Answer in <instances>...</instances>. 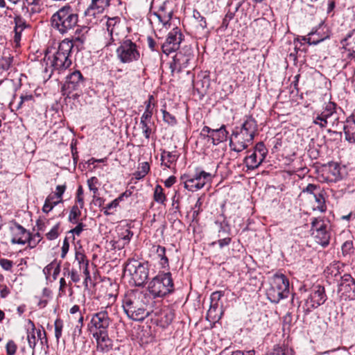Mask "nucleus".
I'll use <instances>...</instances> for the list:
<instances>
[{
	"label": "nucleus",
	"mask_w": 355,
	"mask_h": 355,
	"mask_svg": "<svg viewBox=\"0 0 355 355\" xmlns=\"http://www.w3.org/2000/svg\"><path fill=\"white\" fill-rule=\"evenodd\" d=\"M150 171V166L148 162H143L138 168V171L134 173L133 175L136 180H141L144 178Z\"/></svg>",
	"instance_id": "40"
},
{
	"label": "nucleus",
	"mask_w": 355,
	"mask_h": 355,
	"mask_svg": "<svg viewBox=\"0 0 355 355\" xmlns=\"http://www.w3.org/2000/svg\"><path fill=\"white\" fill-rule=\"evenodd\" d=\"M182 34L178 28H173L167 35L165 42L162 45V49L164 53L169 55L179 49L180 44L182 40Z\"/></svg>",
	"instance_id": "16"
},
{
	"label": "nucleus",
	"mask_w": 355,
	"mask_h": 355,
	"mask_svg": "<svg viewBox=\"0 0 355 355\" xmlns=\"http://www.w3.org/2000/svg\"><path fill=\"white\" fill-rule=\"evenodd\" d=\"M178 157L176 152H169L163 150L161 153V160L162 162L166 160L164 164L168 168H170V165L177 161Z\"/></svg>",
	"instance_id": "32"
},
{
	"label": "nucleus",
	"mask_w": 355,
	"mask_h": 355,
	"mask_svg": "<svg viewBox=\"0 0 355 355\" xmlns=\"http://www.w3.org/2000/svg\"><path fill=\"white\" fill-rule=\"evenodd\" d=\"M9 230L11 234V243L24 245L28 243L30 248H35L37 243L33 239L30 241V232L15 220L10 223Z\"/></svg>",
	"instance_id": "12"
},
{
	"label": "nucleus",
	"mask_w": 355,
	"mask_h": 355,
	"mask_svg": "<svg viewBox=\"0 0 355 355\" xmlns=\"http://www.w3.org/2000/svg\"><path fill=\"white\" fill-rule=\"evenodd\" d=\"M85 85V78L80 71L76 70L67 76V80L62 86V90L67 92L69 96L73 91L80 89Z\"/></svg>",
	"instance_id": "18"
},
{
	"label": "nucleus",
	"mask_w": 355,
	"mask_h": 355,
	"mask_svg": "<svg viewBox=\"0 0 355 355\" xmlns=\"http://www.w3.org/2000/svg\"><path fill=\"white\" fill-rule=\"evenodd\" d=\"M343 130L346 140L350 143H355V114L346 119Z\"/></svg>",
	"instance_id": "22"
},
{
	"label": "nucleus",
	"mask_w": 355,
	"mask_h": 355,
	"mask_svg": "<svg viewBox=\"0 0 355 355\" xmlns=\"http://www.w3.org/2000/svg\"><path fill=\"white\" fill-rule=\"evenodd\" d=\"M124 25L123 24H121L119 26H116L113 30L109 33L110 35V38L112 42L120 41L119 35L121 33V31L123 30Z\"/></svg>",
	"instance_id": "46"
},
{
	"label": "nucleus",
	"mask_w": 355,
	"mask_h": 355,
	"mask_svg": "<svg viewBox=\"0 0 355 355\" xmlns=\"http://www.w3.org/2000/svg\"><path fill=\"white\" fill-rule=\"evenodd\" d=\"M150 300L151 296L147 292L130 291L125 295L122 306L129 318L142 321L150 314Z\"/></svg>",
	"instance_id": "1"
},
{
	"label": "nucleus",
	"mask_w": 355,
	"mask_h": 355,
	"mask_svg": "<svg viewBox=\"0 0 355 355\" xmlns=\"http://www.w3.org/2000/svg\"><path fill=\"white\" fill-rule=\"evenodd\" d=\"M98 179L96 177H92L87 180V185L90 191L94 193V196L98 192V189L95 186L98 183Z\"/></svg>",
	"instance_id": "61"
},
{
	"label": "nucleus",
	"mask_w": 355,
	"mask_h": 355,
	"mask_svg": "<svg viewBox=\"0 0 355 355\" xmlns=\"http://www.w3.org/2000/svg\"><path fill=\"white\" fill-rule=\"evenodd\" d=\"M237 10V8H236V10L233 12H231L230 10H228L227 12L226 13L223 20V22H222V27L225 28H227L228 25H229V23L230 21L234 19V15H235V12Z\"/></svg>",
	"instance_id": "59"
},
{
	"label": "nucleus",
	"mask_w": 355,
	"mask_h": 355,
	"mask_svg": "<svg viewBox=\"0 0 355 355\" xmlns=\"http://www.w3.org/2000/svg\"><path fill=\"white\" fill-rule=\"evenodd\" d=\"M191 60L184 57L181 53H176L173 57V62L170 63L171 73H180L182 69L189 65Z\"/></svg>",
	"instance_id": "21"
},
{
	"label": "nucleus",
	"mask_w": 355,
	"mask_h": 355,
	"mask_svg": "<svg viewBox=\"0 0 355 355\" xmlns=\"http://www.w3.org/2000/svg\"><path fill=\"white\" fill-rule=\"evenodd\" d=\"M75 259L78 262L80 268H81V266H85V262H89L85 254L80 251L76 252Z\"/></svg>",
	"instance_id": "60"
},
{
	"label": "nucleus",
	"mask_w": 355,
	"mask_h": 355,
	"mask_svg": "<svg viewBox=\"0 0 355 355\" xmlns=\"http://www.w3.org/2000/svg\"><path fill=\"white\" fill-rule=\"evenodd\" d=\"M322 190L320 189V185L314 184H309L305 188H304L302 191V193H307L313 195V196L317 193V192Z\"/></svg>",
	"instance_id": "51"
},
{
	"label": "nucleus",
	"mask_w": 355,
	"mask_h": 355,
	"mask_svg": "<svg viewBox=\"0 0 355 355\" xmlns=\"http://www.w3.org/2000/svg\"><path fill=\"white\" fill-rule=\"evenodd\" d=\"M82 29L77 28L76 30L74 35L72 37L71 40H69L72 42L73 45H74V43H79L80 44L83 45L84 42L86 40V36L84 33L81 34Z\"/></svg>",
	"instance_id": "44"
},
{
	"label": "nucleus",
	"mask_w": 355,
	"mask_h": 355,
	"mask_svg": "<svg viewBox=\"0 0 355 355\" xmlns=\"http://www.w3.org/2000/svg\"><path fill=\"white\" fill-rule=\"evenodd\" d=\"M311 235L315 241L322 247L329 244L331 232L328 230L327 225L322 218H313L311 223Z\"/></svg>",
	"instance_id": "13"
},
{
	"label": "nucleus",
	"mask_w": 355,
	"mask_h": 355,
	"mask_svg": "<svg viewBox=\"0 0 355 355\" xmlns=\"http://www.w3.org/2000/svg\"><path fill=\"white\" fill-rule=\"evenodd\" d=\"M110 0H92L91 4L85 10V15L95 17L96 13H102L110 6Z\"/></svg>",
	"instance_id": "20"
},
{
	"label": "nucleus",
	"mask_w": 355,
	"mask_h": 355,
	"mask_svg": "<svg viewBox=\"0 0 355 355\" xmlns=\"http://www.w3.org/2000/svg\"><path fill=\"white\" fill-rule=\"evenodd\" d=\"M60 223L54 225L52 229L46 234V237L48 240L52 241L57 239L59 236Z\"/></svg>",
	"instance_id": "50"
},
{
	"label": "nucleus",
	"mask_w": 355,
	"mask_h": 355,
	"mask_svg": "<svg viewBox=\"0 0 355 355\" xmlns=\"http://www.w3.org/2000/svg\"><path fill=\"white\" fill-rule=\"evenodd\" d=\"M216 225H218L219 229L218 231L217 237L218 239L225 237H230V229L227 225H224L222 223H216Z\"/></svg>",
	"instance_id": "45"
},
{
	"label": "nucleus",
	"mask_w": 355,
	"mask_h": 355,
	"mask_svg": "<svg viewBox=\"0 0 355 355\" xmlns=\"http://www.w3.org/2000/svg\"><path fill=\"white\" fill-rule=\"evenodd\" d=\"M214 175L196 168L193 175L184 174L181 176L184 188L190 191H196L203 188L206 184L211 183Z\"/></svg>",
	"instance_id": "8"
},
{
	"label": "nucleus",
	"mask_w": 355,
	"mask_h": 355,
	"mask_svg": "<svg viewBox=\"0 0 355 355\" xmlns=\"http://www.w3.org/2000/svg\"><path fill=\"white\" fill-rule=\"evenodd\" d=\"M12 62V58L3 56L0 58V69L3 70H8Z\"/></svg>",
	"instance_id": "55"
},
{
	"label": "nucleus",
	"mask_w": 355,
	"mask_h": 355,
	"mask_svg": "<svg viewBox=\"0 0 355 355\" xmlns=\"http://www.w3.org/2000/svg\"><path fill=\"white\" fill-rule=\"evenodd\" d=\"M224 295V292L221 291H215L210 296V306L207 311L206 318L209 322L214 323L218 322L223 314V306L219 307V302Z\"/></svg>",
	"instance_id": "15"
},
{
	"label": "nucleus",
	"mask_w": 355,
	"mask_h": 355,
	"mask_svg": "<svg viewBox=\"0 0 355 355\" xmlns=\"http://www.w3.org/2000/svg\"><path fill=\"white\" fill-rule=\"evenodd\" d=\"M241 127L250 134L256 135L257 132V123L252 116H246L245 120Z\"/></svg>",
	"instance_id": "31"
},
{
	"label": "nucleus",
	"mask_w": 355,
	"mask_h": 355,
	"mask_svg": "<svg viewBox=\"0 0 355 355\" xmlns=\"http://www.w3.org/2000/svg\"><path fill=\"white\" fill-rule=\"evenodd\" d=\"M354 252V244L352 241H345L342 245V253L343 256L350 255Z\"/></svg>",
	"instance_id": "49"
},
{
	"label": "nucleus",
	"mask_w": 355,
	"mask_h": 355,
	"mask_svg": "<svg viewBox=\"0 0 355 355\" xmlns=\"http://www.w3.org/2000/svg\"><path fill=\"white\" fill-rule=\"evenodd\" d=\"M327 299L324 287L317 284L313 285L308 291L305 302L303 306L306 313H309L312 309H316L323 304Z\"/></svg>",
	"instance_id": "9"
},
{
	"label": "nucleus",
	"mask_w": 355,
	"mask_h": 355,
	"mask_svg": "<svg viewBox=\"0 0 355 355\" xmlns=\"http://www.w3.org/2000/svg\"><path fill=\"white\" fill-rule=\"evenodd\" d=\"M177 53H181L184 57H186L190 60L193 58V52L191 46H184Z\"/></svg>",
	"instance_id": "56"
},
{
	"label": "nucleus",
	"mask_w": 355,
	"mask_h": 355,
	"mask_svg": "<svg viewBox=\"0 0 355 355\" xmlns=\"http://www.w3.org/2000/svg\"><path fill=\"white\" fill-rule=\"evenodd\" d=\"M148 290L153 298L164 297L173 293L175 288L171 273H159L148 283Z\"/></svg>",
	"instance_id": "4"
},
{
	"label": "nucleus",
	"mask_w": 355,
	"mask_h": 355,
	"mask_svg": "<svg viewBox=\"0 0 355 355\" xmlns=\"http://www.w3.org/2000/svg\"><path fill=\"white\" fill-rule=\"evenodd\" d=\"M73 47L72 42L69 39H64L59 44L57 51L53 54L47 49L43 59L46 63V71L50 68L51 73H60L68 69L72 63L70 54Z\"/></svg>",
	"instance_id": "2"
},
{
	"label": "nucleus",
	"mask_w": 355,
	"mask_h": 355,
	"mask_svg": "<svg viewBox=\"0 0 355 355\" xmlns=\"http://www.w3.org/2000/svg\"><path fill=\"white\" fill-rule=\"evenodd\" d=\"M0 266L5 270L10 271L13 266V261L7 259H0Z\"/></svg>",
	"instance_id": "63"
},
{
	"label": "nucleus",
	"mask_w": 355,
	"mask_h": 355,
	"mask_svg": "<svg viewBox=\"0 0 355 355\" xmlns=\"http://www.w3.org/2000/svg\"><path fill=\"white\" fill-rule=\"evenodd\" d=\"M328 172L332 176L331 180L336 182L341 179L340 167L336 162H330L328 166Z\"/></svg>",
	"instance_id": "34"
},
{
	"label": "nucleus",
	"mask_w": 355,
	"mask_h": 355,
	"mask_svg": "<svg viewBox=\"0 0 355 355\" xmlns=\"http://www.w3.org/2000/svg\"><path fill=\"white\" fill-rule=\"evenodd\" d=\"M119 46L116 50L117 58L123 64H129L140 58L139 46L130 39L125 37L119 42Z\"/></svg>",
	"instance_id": "7"
},
{
	"label": "nucleus",
	"mask_w": 355,
	"mask_h": 355,
	"mask_svg": "<svg viewBox=\"0 0 355 355\" xmlns=\"http://www.w3.org/2000/svg\"><path fill=\"white\" fill-rule=\"evenodd\" d=\"M124 272L130 276L136 286H142L148 278V263L137 259H129L124 268Z\"/></svg>",
	"instance_id": "6"
},
{
	"label": "nucleus",
	"mask_w": 355,
	"mask_h": 355,
	"mask_svg": "<svg viewBox=\"0 0 355 355\" xmlns=\"http://www.w3.org/2000/svg\"><path fill=\"white\" fill-rule=\"evenodd\" d=\"M15 22V42L18 43L21 40L22 31L28 26L26 20L20 15L14 17Z\"/></svg>",
	"instance_id": "24"
},
{
	"label": "nucleus",
	"mask_w": 355,
	"mask_h": 355,
	"mask_svg": "<svg viewBox=\"0 0 355 355\" xmlns=\"http://www.w3.org/2000/svg\"><path fill=\"white\" fill-rule=\"evenodd\" d=\"M310 45H316L324 40V38L319 35L316 32H311L302 39Z\"/></svg>",
	"instance_id": "38"
},
{
	"label": "nucleus",
	"mask_w": 355,
	"mask_h": 355,
	"mask_svg": "<svg viewBox=\"0 0 355 355\" xmlns=\"http://www.w3.org/2000/svg\"><path fill=\"white\" fill-rule=\"evenodd\" d=\"M167 2H164L163 4L159 7V9L155 15L157 17L159 20L163 24H166L169 21L173 15L171 10H166Z\"/></svg>",
	"instance_id": "29"
},
{
	"label": "nucleus",
	"mask_w": 355,
	"mask_h": 355,
	"mask_svg": "<svg viewBox=\"0 0 355 355\" xmlns=\"http://www.w3.org/2000/svg\"><path fill=\"white\" fill-rule=\"evenodd\" d=\"M336 104L334 102L329 101L321 112L322 116L329 121V123L334 124V121L338 120V116L336 114Z\"/></svg>",
	"instance_id": "23"
},
{
	"label": "nucleus",
	"mask_w": 355,
	"mask_h": 355,
	"mask_svg": "<svg viewBox=\"0 0 355 355\" xmlns=\"http://www.w3.org/2000/svg\"><path fill=\"white\" fill-rule=\"evenodd\" d=\"M338 293H340V297L345 300L354 298L355 296V281L351 275L346 273L340 277Z\"/></svg>",
	"instance_id": "17"
},
{
	"label": "nucleus",
	"mask_w": 355,
	"mask_h": 355,
	"mask_svg": "<svg viewBox=\"0 0 355 355\" xmlns=\"http://www.w3.org/2000/svg\"><path fill=\"white\" fill-rule=\"evenodd\" d=\"M324 191L320 190V191L317 192L315 195L313 196L315 201L317 202L318 206L316 209L320 211V212H325L327 210V206L325 204V199L324 197Z\"/></svg>",
	"instance_id": "35"
},
{
	"label": "nucleus",
	"mask_w": 355,
	"mask_h": 355,
	"mask_svg": "<svg viewBox=\"0 0 355 355\" xmlns=\"http://www.w3.org/2000/svg\"><path fill=\"white\" fill-rule=\"evenodd\" d=\"M313 123L316 125H318L321 128H326L329 123L327 119L322 116L321 113L318 114L317 116L314 119Z\"/></svg>",
	"instance_id": "57"
},
{
	"label": "nucleus",
	"mask_w": 355,
	"mask_h": 355,
	"mask_svg": "<svg viewBox=\"0 0 355 355\" xmlns=\"http://www.w3.org/2000/svg\"><path fill=\"white\" fill-rule=\"evenodd\" d=\"M55 196L49 195L45 200L44 204L42 207V211L45 214H49L57 205L62 202V200H54Z\"/></svg>",
	"instance_id": "33"
},
{
	"label": "nucleus",
	"mask_w": 355,
	"mask_h": 355,
	"mask_svg": "<svg viewBox=\"0 0 355 355\" xmlns=\"http://www.w3.org/2000/svg\"><path fill=\"white\" fill-rule=\"evenodd\" d=\"M163 191V188L159 184L156 185L155 187L153 198L156 202L164 204L166 201V198Z\"/></svg>",
	"instance_id": "39"
},
{
	"label": "nucleus",
	"mask_w": 355,
	"mask_h": 355,
	"mask_svg": "<svg viewBox=\"0 0 355 355\" xmlns=\"http://www.w3.org/2000/svg\"><path fill=\"white\" fill-rule=\"evenodd\" d=\"M34 96L32 94L21 95L20 101L17 106V110L21 109L23 107H33L34 104Z\"/></svg>",
	"instance_id": "36"
},
{
	"label": "nucleus",
	"mask_w": 355,
	"mask_h": 355,
	"mask_svg": "<svg viewBox=\"0 0 355 355\" xmlns=\"http://www.w3.org/2000/svg\"><path fill=\"white\" fill-rule=\"evenodd\" d=\"M228 135V132L226 130L225 126L223 125L218 129H214L212 131V135H208L212 141L214 145H217L221 142L226 141Z\"/></svg>",
	"instance_id": "25"
},
{
	"label": "nucleus",
	"mask_w": 355,
	"mask_h": 355,
	"mask_svg": "<svg viewBox=\"0 0 355 355\" xmlns=\"http://www.w3.org/2000/svg\"><path fill=\"white\" fill-rule=\"evenodd\" d=\"M345 49L355 51V28L349 31L345 37L340 40Z\"/></svg>",
	"instance_id": "27"
},
{
	"label": "nucleus",
	"mask_w": 355,
	"mask_h": 355,
	"mask_svg": "<svg viewBox=\"0 0 355 355\" xmlns=\"http://www.w3.org/2000/svg\"><path fill=\"white\" fill-rule=\"evenodd\" d=\"M343 266V265L339 261H334L327 267L324 272L328 275H331V276L336 277L340 274V270Z\"/></svg>",
	"instance_id": "37"
},
{
	"label": "nucleus",
	"mask_w": 355,
	"mask_h": 355,
	"mask_svg": "<svg viewBox=\"0 0 355 355\" xmlns=\"http://www.w3.org/2000/svg\"><path fill=\"white\" fill-rule=\"evenodd\" d=\"M231 241H232L231 237H225V238H221L220 239H218L216 241H213L210 245L214 246L216 243H218L220 248L222 249V248H225V246L229 245L230 243H231Z\"/></svg>",
	"instance_id": "58"
},
{
	"label": "nucleus",
	"mask_w": 355,
	"mask_h": 355,
	"mask_svg": "<svg viewBox=\"0 0 355 355\" xmlns=\"http://www.w3.org/2000/svg\"><path fill=\"white\" fill-rule=\"evenodd\" d=\"M157 257L160 259V264L162 268L168 267V259L166 256V248L161 245H154L153 246Z\"/></svg>",
	"instance_id": "30"
},
{
	"label": "nucleus",
	"mask_w": 355,
	"mask_h": 355,
	"mask_svg": "<svg viewBox=\"0 0 355 355\" xmlns=\"http://www.w3.org/2000/svg\"><path fill=\"white\" fill-rule=\"evenodd\" d=\"M133 236V232L129 229H121L119 233V238L123 240L125 243L128 244Z\"/></svg>",
	"instance_id": "47"
},
{
	"label": "nucleus",
	"mask_w": 355,
	"mask_h": 355,
	"mask_svg": "<svg viewBox=\"0 0 355 355\" xmlns=\"http://www.w3.org/2000/svg\"><path fill=\"white\" fill-rule=\"evenodd\" d=\"M267 355H293V349L283 348L282 347L276 345Z\"/></svg>",
	"instance_id": "41"
},
{
	"label": "nucleus",
	"mask_w": 355,
	"mask_h": 355,
	"mask_svg": "<svg viewBox=\"0 0 355 355\" xmlns=\"http://www.w3.org/2000/svg\"><path fill=\"white\" fill-rule=\"evenodd\" d=\"M109 306L101 309L100 311L92 315L90 321V331L92 332H106L110 327L112 320L108 313Z\"/></svg>",
	"instance_id": "14"
},
{
	"label": "nucleus",
	"mask_w": 355,
	"mask_h": 355,
	"mask_svg": "<svg viewBox=\"0 0 355 355\" xmlns=\"http://www.w3.org/2000/svg\"><path fill=\"white\" fill-rule=\"evenodd\" d=\"M17 348L16 343L12 340H9L6 346L7 354L14 355L16 353Z\"/></svg>",
	"instance_id": "62"
},
{
	"label": "nucleus",
	"mask_w": 355,
	"mask_h": 355,
	"mask_svg": "<svg viewBox=\"0 0 355 355\" xmlns=\"http://www.w3.org/2000/svg\"><path fill=\"white\" fill-rule=\"evenodd\" d=\"M264 159V156L257 157V153L255 151H252L250 155L245 157L244 159V164L248 170H254L258 168Z\"/></svg>",
	"instance_id": "26"
},
{
	"label": "nucleus",
	"mask_w": 355,
	"mask_h": 355,
	"mask_svg": "<svg viewBox=\"0 0 355 355\" xmlns=\"http://www.w3.org/2000/svg\"><path fill=\"white\" fill-rule=\"evenodd\" d=\"M29 323H31L32 325V331L31 332H28L27 340L29 347L34 349L36 346V336L35 331L37 330L35 329L34 323L31 320H29Z\"/></svg>",
	"instance_id": "43"
},
{
	"label": "nucleus",
	"mask_w": 355,
	"mask_h": 355,
	"mask_svg": "<svg viewBox=\"0 0 355 355\" xmlns=\"http://www.w3.org/2000/svg\"><path fill=\"white\" fill-rule=\"evenodd\" d=\"M122 24L120 17H109L106 22L107 30L108 33L113 30L116 26Z\"/></svg>",
	"instance_id": "48"
},
{
	"label": "nucleus",
	"mask_w": 355,
	"mask_h": 355,
	"mask_svg": "<svg viewBox=\"0 0 355 355\" xmlns=\"http://www.w3.org/2000/svg\"><path fill=\"white\" fill-rule=\"evenodd\" d=\"M142 132L146 139H149L152 132L151 125L153 122H140Z\"/></svg>",
	"instance_id": "52"
},
{
	"label": "nucleus",
	"mask_w": 355,
	"mask_h": 355,
	"mask_svg": "<svg viewBox=\"0 0 355 355\" xmlns=\"http://www.w3.org/2000/svg\"><path fill=\"white\" fill-rule=\"evenodd\" d=\"M93 337L97 343V349L102 352H108L112 347V341L108 336V331L94 332Z\"/></svg>",
	"instance_id": "19"
},
{
	"label": "nucleus",
	"mask_w": 355,
	"mask_h": 355,
	"mask_svg": "<svg viewBox=\"0 0 355 355\" xmlns=\"http://www.w3.org/2000/svg\"><path fill=\"white\" fill-rule=\"evenodd\" d=\"M254 136L255 135L248 133L242 127L236 128L231 135L230 146L234 151L241 152L248 148V143L253 141Z\"/></svg>",
	"instance_id": "10"
},
{
	"label": "nucleus",
	"mask_w": 355,
	"mask_h": 355,
	"mask_svg": "<svg viewBox=\"0 0 355 355\" xmlns=\"http://www.w3.org/2000/svg\"><path fill=\"white\" fill-rule=\"evenodd\" d=\"M81 214L80 208L77 205H73L69 212L68 220L71 223L76 224L78 223V218Z\"/></svg>",
	"instance_id": "42"
},
{
	"label": "nucleus",
	"mask_w": 355,
	"mask_h": 355,
	"mask_svg": "<svg viewBox=\"0 0 355 355\" xmlns=\"http://www.w3.org/2000/svg\"><path fill=\"white\" fill-rule=\"evenodd\" d=\"M126 196V193H121L118 198H115L111 202L108 203L106 206L101 208V211L105 216L112 215L116 211V209L118 207L119 202L122 201L123 197Z\"/></svg>",
	"instance_id": "28"
},
{
	"label": "nucleus",
	"mask_w": 355,
	"mask_h": 355,
	"mask_svg": "<svg viewBox=\"0 0 355 355\" xmlns=\"http://www.w3.org/2000/svg\"><path fill=\"white\" fill-rule=\"evenodd\" d=\"M162 112L163 114V119L166 123L171 125H174L177 123L176 119L173 115L164 110H162Z\"/></svg>",
	"instance_id": "54"
},
{
	"label": "nucleus",
	"mask_w": 355,
	"mask_h": 355,
	"mask_svg": "<svg viewBox=\"0 0 355 355\" xmlns=\"http://www.w3.org/2000/svg\"><path fill=\"white\" fill-rule=\"evenodd\" d=\"M254 136L255 135L248 133L242 127L236 128L231 135L230 146L234 151L241 152L248 148V143L253 141Z\"/></svg>",
	"instance_id": "11"
},
{
	"label": "nucleus",
	"mask_w": 355,
	"mask_h": 355,
	"mask_svg": "<svg viewBox=\"0 0 355 355\" xmlns=\"http://www.w3.org/2000/svg\"><path fill=\"white\" fill-rule=\"evenodd\" d=\"M85 227V224H83V223H78V225L74 228L71 229L68 232V234H71L73 236H79L83 231Z\"/></svg>",
	"instance_id": "64"
},
{
	"label": "nucleus",
	"mask_w": 355,
	"mask_h": 355,
	"mask_svg": "<svg viewBox=\"0 0 355 355\" xmlns=\"http://www.w3.org/2000/svg\"><path fill=\"white\" fill-rule=\"evenodd\" d=\"M289 294L288 279L282 273L275 274L270 286L266 291L267 298L272 303L277 304L282 299L287 298Z\"/></svg>",
	"instance_id": "5"
},
{
	"label": "nucleus",
	"mask_w": 355,
	"mask_h": 355,
	"mask_svg": "<svg viewBox=\"0 0 355 355\" xmlns=\"http://www.w3.org/2000/svg\"><path fill=\"white\" fill-rule=\"evenodd\" d=\"M193 18L198 21L200 26L205 29L207 28V21L204 17H202L200 14V12L197 10H194L193 12Z\"/></svg>",
	"instance_id": "53"
},
{
	"label": "nucleus",
	"mask_w": 355,
	"mask_h": 355,
	"mask_svg": "<svg viewBox=\"0 0 355 355\" xmlns=\"http://www.w3.org/2000/svg\"><path fill=\"white\" fill-rule=\"evenodd\" d=\"M51 22L54 29L64 35L77 26L78 15L71 6L65 5L52 15Z\"/></svg>",
	"instance_id": "3"
}]
</instances>
